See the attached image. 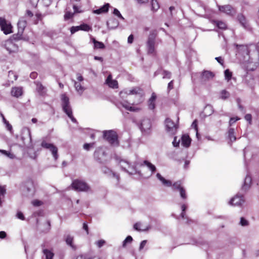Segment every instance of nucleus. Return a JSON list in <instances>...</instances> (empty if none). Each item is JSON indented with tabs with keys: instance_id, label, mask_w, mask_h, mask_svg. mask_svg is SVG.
Segmentation results:
<instances>
[{
	"instance_id": "423d86ee",
	"label": "nucleus",
	"mask_w": 259,
	"mask_h": 259,
	"mask_svg": "<svg viewBox=\"0 0 259 259\" xmlns=\"http://www.w3.org/2000/svg\"><path fill=\"white\" fill-rule=\"evenodd\" d=\"M178 120L177 119V123H175L170 118H166L165 120V124L166 131L169 135H174L177 133L178 128Z\"/></svg>"
},
{
	"instance_id": "393cba45",
	"label": "nucleus",
	"mask_w": 259,
	"mask_h": 259,
	"mask_svg": "<svg viewBox=\"0 0 259 259\" xmlns=\"http://www.w3.org/2000/svg\"><path fill=\"white\" fill-rule=\"evenodd\" d=\"M182 145L188 148L190 146L191 140L188 135H183L181 138Z\"/></svg>"
},
{
	"instance_id": "49530a36",
	"label": "nucleus",
	"mask_w": 259,
	"mask_h": 259,
	"mask_svg": "<svg viewBox=\"0 0 259 259\" xmlns=\"http://www.w3.org/2000/svg\"><path fill=\"white\" fill-rule=\"evenodd\" d=\"M28 153L29 154L30 158L33 159H35V158H36V157L37 156L36 153L35 152L33 151L32 150H29L28 151Z\"/></svg>"
},
{
	"instance_id": "f03ea898",
	"label": "nucleus",
	"mask_w": 259,
	"mask_h": 259,
	"mask_svg": "<svg viewBox=\"0 0 259 259\" xmlns=\"http://www.w3.org/2000/svg\"><path fill=\"white\" fill-rule=\"evenodd\" d=\"M116 162L121 167L122 170L128 173L130 175L138 174L141 175L140 171H138L135 165L132 164L128 161L121 159L120 157H116Z\"/></svg>"
},
{
	"instance_id": "c03bdc74",
	"label": "nucleus",
	"mask_w": 259,
	"mask_h": 259,
	"mask_svg": "<svg viewBox=\"0 0 259 259\" xmlns=\"http://www.w3.org/2000/svg\"><path fill=\"white\" fill-rule=\"evenodd\" d=\"M132 241L133 238L131 236H128L123 241L122 246L125 247L127 244L132 243Z\"/></svg>"
},
{
	"instance_id": "79ce46f5",
	"label": "nucleus",
	"mask_w": 259,
	"mask_h": 259,
	"mask_svg": "<svg viewBox=\"0 0 259 259\" xmlns=\"http://www.w3.org/2000/svg\"><path fill=\"white\" fill-rule=\"evenodd\" d=\"M225 79L228 81L231 80L232 76V73L229 69H226L224 72Z\"/></svg>"
},
{
	"instance_id": "f3484780",
	"label": "nucleus",
	"mask_w": 259,
	"mask_h": 259,
	"mask_svg": "<svg viewBox=\"0 0 259 259\" xmlns=\"http://www.w3.org/2000/svg\"><path fill=\"white\" fill-rule=\"evenodd\" d=\"M109 7L110 4L109 3H106L99 9L93 10V13L98 15L102 13H106L108 12Z\"/></svg>"
},
{
	"instance_id": "4c0bfd02",
	"label": "nucleus",
	"mask_w": 259,
	"mask_h": 259,
	"mask_svg": "<svg viewBox=\"0 0 259 259\" xmlns=\"http://www.w3.org/2000/svg\"><path fill=\"white\" fill-rule=\"evenodd\" d=\"M118 25V21L115 19H111L108 22H107V25L109 27H111V28H114L116 27Z\"/></svg>"
},
{
	"instance_id": "f704fd0d",
	"label": "nucleus",
	"mask_w": 259,
	"mask_h": 259,
	"mask_svg": "<svg viewBox=\"0 0 259 259\" xmlns=\"http://www.w3.org/2000/svg\"><path fill=\"white\" fill-rule=\"evenodd\" d=\"M228 138L231 142H234L236 140V138L235 136L234 129L230 128L228 130Z\"/></svg>"
},
{
	"instance_id": "bf43d9fd",
	"label": "nucleus",
	"mask_w": 259,
	"mask_h": 259,
	"mask_svg": "<svg viewBox=\"0 0 259 259\" xmlns=\"http://www.w3.org/2000/svg\"><path fill=\"white\" fill-rule=\"evenodd\" d=\"M240 119V118L239 117H231L230 119L229 124L230 126H231L233 124H234L235 122H236L237 121L239 120Z\"/></svg>"
},
{
	"instance_id": "4d7b16f0",
	"label": "nucleus",
	"mask_w": 259,
	"mask_h": 259,
	"mask_svg": "<svg viewBox=\"0 0 259 259\" xmlns=\"http://www.w3.org/2000/svg\"><path fill=\"white\" fill-rule=\"evenodd\" d=\"M240 224L242 226H246L248 225V221L242 217L240 219Z\"/></svg>"
},
{
	"instance_id": "3c124183",
	"label": "nucleus",
	"mask_w": 259,
	"mask_h": 259,
	"mask_svg": "<svg viewBox=\"0 0 259 259\" xmlns=\"http://www.w3.org/2000/svg\"><path fill=\"white\" fill-rule=\"evenodd\" d=\"M31 203L34 206H39L43 204L41 201L37 199L32 201Z\"/></svg>"
},
{
	"instance_id": "473e14b6",
	"label": "nucleus",
	"mask_w": 259,
	"mask_h": 259,
	"mask_svg": "<svg viewBox=\"0 0 259 259\" xmlns=\"http://www.w3.org/2000/svg\"><path fill=\"white\" fill-rule=\"evenodd\" d=\"M45 259H53L54 254L50 250L44 249L42 251Z\"/></svg>"
},
{
	"instance_id": "ea45409f",
	"label": "nucleus",
	"mask_w": 259,
	"mask_h": 259,
	"mask_svg": "<svg viewBox=\"0 0 259 259\" xmlns=\"http://www.w3.org/2000/svg\"><path fill=\"white\" fill-rule=\"evenodd\" d=\"M237 18L241 25L243 27H245L246 25V22L245 17L242 14H239L238 15Z\"/></svg>"
},
{
	"instance_id": "a18cd8bd",
	"label": "nucleus",
	"mask_w": 259,
	"mask_h": 259,
	"mask_svg": "<svg viewBox=\"0 0 259 259\" xmlns=\"http://www.w3.org/2000/svg\"><path fill=\"white\" fill-rule=\"evenodd\" d=\"M182 188L183 187L181 186V184L180 182H177L172 185L173 190H178L180 191Z\"/></svg>"
},
{
	"instance_id": "bb28decb",
	"label": "nucleus",
	"mask_w": 259,
	"mask_h": 259,
	"mask_svg": "<svg viewBox=\"0 0 259 259\" xmlns=\"http://www.w3.org/2000/svg\"><path fill=\"white\" fill-rule=\"evenodd\" d=\"M156 96L155 93H152L151 97L148 100V107L150 109L153 110L155 107V101Z\"/></svg>"
},
{
	"instance_id": "1a4fd4ad",
	"label": "nucleus",
	"mask_w": 259,
	"mask_h": 259,
	"mask_svg": "<svg viewBox=\"0 0 259 259\" xmlns=\"http://www.w3.org/2000/svg\"><path fill=\"white\" fill-rule=\"evenodd\" d=\"M0 26L2 30L5 34H8L12 32V26L11 23L2 17H0Z\"/></svg>"
},
{
	"instance_id": "09e8293b",
	"label": "nucleus",
	"mask_w": 259,
	"mask_h": 259,
	"mask_svg": "<svg viewBox=\"0 0 259 259\" xmlns=\"http://www.w3.org/2000/svg\"><path fill=\"white\" fill-rule=\"evenodd\" d=\"M179 191L181 198L183 199H186L187 196L185 189L184 188H182Z\"/></svg>"
},
{
	"instance_id": "774afa93",
	"label": "nucleus",
	"mask_w": 259,
	"mask_h": 259,
	"mask_svg": "<svg viewBox=\"0 0 259 259\" xmlns=\"http://www.w3.org/2000/svg\"><path fill=\"white\" fill-rule=\"evenodd\" d=\"M179 143H180V140H179L178 141H177V137H175L174 138V141L172 142V144H173V146L175 147H179Z\"/></svg>"
},
{
	"instance_id": "72a5a7b5",
	"label": "nucleus",
	"mask_w": 259,
	"mask_h": 259,
	"mask_svg": "<svg viewBox=\"0 0 259 259\" xmlns=\"http://www.w3.org/2000/svg\"><path fill=\"white\" fill-rule=\"evenodd\" d=\"M116 106L118 108H120L123 107L126 110H128L130 107L131 106L130 103L127 101L119 102L116 103Z\"/></svg>"
},
{
	"instance_id": "0eeeda50",
	"label": "nucleus",
	"mask_w": 259,
	"mask_h": 259,
	"mask_svg": "<svg viewBox=\"0 0 259 259\" xmlns=\"http://www.w3.org/2000/svg\"><path fill=\"white\" fill-rule=\"evenodd\" d=\"M41 146L46 149L50 150L55 160L58 159L59 157L58 154V149L53 144L47 143L46 141L43 140L41 143Z\"/></svg>"
},
{
	"instance_id": "20e7f679",
	"label": "nucleus",
	"mask_w": 259,
	"mask_h": 259,
	"mask_svg": "<svg viewBox=\"0 0 259 259\" xmlns=\"http://www.w3.org/2000/svg\"><path fill=\"white\" fill-rule=\"evenodd\" d=\"M103 136L112 145L117 146L118 145L117 135L114 131L110 130L104 131Z\"/></svg>"
},
{
	"instance_id": "8fccbe9b",
	"label": "nucleus",
	"mask_w": 259,
	"mask_h": 259,
	"mask_svg": "<svg viewBox=\"0 0 259 259\" xmlns=\"http://www.w3.org/2000/svg\"><path fill=\"white\" fill-rule=\"evenodd\" d=\"M6 193V189L4 187L0 186V206H2L1 196H4Z\"/></svg>"
},
{
	"instance_id": "13d9d810",
	"label": "nucleus",
	"mask_w": 259,
	"mask_h": 259,
	"mask_svg": "<svg viewBox=\"0 0 259 259\" xmlns=\"http://www.w3.org/2000/svg\"><path fill=\"white\" fill-rule=\"evenodd\" d=\"M245 120L247 121L249 124H251L252 123V116L250 114H247L245 115L244 117Z\"/></svg>"
},
{
	"instance_id": "dca6fc26",
	"label": "nucleus",
	"mask_w": 259,
	"mask_h": 259,
	"mask_svg": "<svg viewBox=\"0 0 259 259\" xmlns=\"http://www.w3.org/2000/svg\"><path fill=\"white\" fill-rule=\"evenodd\" d=\"M27 25V22L26 20L23 18H22L20 19L18 22V35H20V36L22 35V33L23 32V31L26 27Z\"/></svg>"
},
{
	"instance_id": "37998d69",
	"label": "nucleus",
	"mask_w": 259,
	"mask_h": 259,
	"mask_svg": "<svg viewBox=\"0 0 259 259\" xmlns=\"http://www.w3.org/2000/svg\"><path fill=\"white\" fill-rule=\"evenodd\" d=\"M8 77L11 81L13 82L17 79V76L12 71H10L8 73Z\"/></svg>"
},
{
	"instance_id": "338daca9",
	"label": "nucleus",
	"mask_w": 259,
	"mask_h": 259,
	"mask_svg": "<svg viewBox=\"0 0 259 259\" xmlns=\"http://www.w3.org/2000/svg\"><path fill=\"white\" fill-rule=\"evenodd\" d=\"M205 111L209 110L210 111L209 115L213 112V107L211 105H207L205 108Z\"/></svg>"
},
{
	"instance_id": "680f3d73",
	"label": "nucleus",
	"mask_w": 259,
	"mask_h": 259,
	"mask_svg": "<svg viewBox=\"0 0 259 259\" xmlns=\"http://www.w3.org/2000/svg\"><path fill=\"white\" fill-rule=\"evenodd\" d=\"M73 9L74 10V13L82 12V11L80 10V8L75 5H73Z\"/></svg>"
},
{
	"instance_id": "69168bd1",
	"label": "nucleus",
	"mask_w": 259,
	"mask_h": 259,
	"mask_svg": "<svg viewBox=\"0 0 259 259\" xmlns=\"http://www.w3.org/2000/svg\"><path fill=\"white\" fill-rule=\"evenodd\" d=\"M174 88V80H171L168 83L167 85V90L168 92H169L171 90Z\"/></svg>"
},
{
	"instance_id": "9b49d317",
	"label": "nucleus",
	"mask_w": 259,
	"mask_h": 259,
	"mask_svg": "<svg viewBox=\"0 0 259 259\" xmlns=\"http://www.w3.org/2000/svg\"><path fill=\"white\" fill-rule=\"evenodd\" d=\"M219 11L223 13L228 15L233 16L236 13V10L230 5H226L224 6H218Z\"/></svg>"
},
{
	"instance_id": "f257e3e1",
	"label": "nucleus",
	"mask_w": 259,
	"mask_h": 259,
	"mask_svg": "<svg viewBox=\"0 0 259 259\" xmlns=\"http://www.w3.org/2000/svg\"><path fill=\"white\" fill-rule=\"evenodd\" d=\"M237 49L238 54L242 55L244 57V62L248 64L247 68L248 70H254L257 67L258 63V51H259V42L256 46L254 45H234Z\"/></svg>"
},
{
	"instance_id": "c85d7f7f",
	"label": "nucleus",
	"mask_w": 259,
	"mask_h": 259,
	"mask_svg": "<svg viewBox=\"0 0 259 259\" xmlns=\"http://www.w3.org/2000/svg\"><path fill=\"white\" fill-rule=\"evenodd\" d=\"M91 39L94 44V49H103L105 48L104 44L102 42L96 40V39L93 37H91Z\"/></svg>"
},
{
	"instance_id": "4be33fe9",
	"label": "nucleus",
	"mask_w": 259,
	"mask_h": 259,
	"mask_svg": "<svg viewBox=\"0 0 259 259\" xmlns=\"http://www.w3.org/2000/svg\"><path fill=\"white\" fill-rule=\"evenodd\" d=\"M146 165L150 170L151 173L149 176H151L156 171V168L154 165L147 160H144L143 163L141 164V166Z\"/></svg>"
},
{
	"instance_id": "aec40b11",
	"label": "nucleus",
	"mask_w": 259,
	"mask_h": 259,
	"mask_svg": "<svg viewBox=\"0 0 259 259\" xmlns=\"http://www.w3.org/2000/svg\"><path fill=\"white\" fill-rule=\"evenodd\" d=\"M105 155V152L101 147L98 148L94 152L95 158L99 161H100L102 157Z\"/></svg>"
},
{
	"instance_id": "864d4df0",
	"label": "nucleus",
	"mask_w": 259,
	"mask_h": 259,
	"mask_svg": "<svg viewBox=\"0 0 259 259\" xmlns=\"http://www.w3.org/2000/svg\"><path fill=\"white\" fill-rule=\"evenodd\" d=\"M73 16V13L70 12H66L64 15V19L65 20H68L71 18Z\"/></svg>"
},
{
	"instance_id": "603ef678",
	"label": "nucleus",
	"mask_w": 259,
	"mask_h": 259,
	"mask_svg": "<svg viewBox=\"0 0 259 259\" xmlns=\"http://www.w3.org/2000/svg\"><path fill=\"white\" fill-rule=\"evenodd\" d=\"M3 122L6 124L7 129L9 131H11L12 130V125L9 123V122L6 119L5 117H3Z\"/></svg>"
},
{
	"instance_id": "c9c22d12",
	"label": "nucleus",
	"mask_w": 259,
	"mask_h": 259,
	"mask_svg": "<svg viewBox=\"0 0 259 259\" xmlns=\"http://www.w3.org/2000/svg\"><path fill=\"white\" fill-rule=\"evenodd\" d=\"M213 23L215 24L217 27L221 29H226L227 25L224 22L222 21H213Z\"/></svg>"
},
{
	"instance_id": "0e129e2a",
	"label": "nucleus",
	"mask_w": 259,
	"mask_h": 259,
	"mask_svg": "<svg viewBox=\"0 0 259 259\" xmlns=\"http://www.w3.org/2000/svg\"><path fill=\"white\" fill-rule=\"evenodd\" d=\"M187 208V206L185 204H183L181 206V208H182V212L181 214V216L182 218H184V216H185V212L184 211H185L186 209Z\"/></svg>"
},
{
	"instance_id": "4468645a",
	"label": "nucleus",
	"mask_w": 259,
	"mask_h": 259,
	"mask_svg": "<svg viewBox=\"0 0 259 259\" xmlns=\"http://www.w3.org/2000/svg\"><path fill=\"white\" fill-rule=\"evenodd\" d=\"M4 45L10 53L15 52L17 49L16 46L10 39L6 40Z\"/></svg>"
},
{
	"instance_id": "6ab92c4d",
	"label": "nucleus",
	"mask_w": 259,
	"mask_h": 259,
	"mask_svg": "<svg viewBox=\"0 0 259 259\" xmlns=\"http://www.w3.org/2000/svg\"><path fill=\"white\" fill-rule=\"evenodd\" d=\"M36 85V90L39 95L44 96L46 94L47 89L39 82H34Z\"/></svg>"
},
{
	"instance_id": "cd10ccee",
	"label": "nucleus",
	"mask_w": 259,
	"mask_h": 259,
	"mask_svg": "<svg viewBox=\"0 0 259 259\" xmlns=\"http://www.w3.org/2000/svg\"><path fill=\"white\" fill-rule=\"evenodd\" d=\"M251 182L252 179L251 177L247 175L244 179V184L242 186V189L244 190H247L251 185Z\"/></svg>"
},
{
	"instance_id": "39448f33",
	"label": "nucleus",
	"mask_w": 259,
	"mask_h": 259,
	"mask_svg": "<svg viewBox=\"0 0 259 259\" xmlns=\"http://www.w3.org/2000/svg\"><path fill=\"white\" fill-rule=\"evenodd\" d=\"M71 186L72 188L77 191L87 192L90 189L89 186L85 182L79 180H74Z\"/></svg>"
},
{
	"instance_id": "c756f323",
	"label": "nucleus",
	"mask_w": 259,
	"mask_h": 259,
	"mask_svg": "<svg viewBox=\"0 0 259 259\" xmlns=\"http://www.w3.org/2000/svg\"><path fill=\"white\" fill-rule=\"evenodd\" d=\"M72 81L74 82V85L76 91L80 95H81L84 91L85 88L83 87L80 83L77 82L74 80H73Z\"/></svg>"
},
{
	"instance_id": "f8f14e48",
	"label": "nucleus",
	"mask_w": 259,
	"mask_h": 259,
	"mask_svg": "<svg viewBox=\"0 0 259 259\" xmlns=\"http://www.w3.org/2000/svg\"><path fill=\"white\" fill-rule=\"evenodd\" d=\"M244 201L245 200L242 195L237 194L230 200L229 203L233 206H241L244 203Z\"/></svg>"
},
{
	"instance_id": "052dcab7",
	"label": "nucleus",
	"mask_w": 259,
	"mask_h": 259,
	"mask_svg": "<svg viewBox=\"0 0 259 259\" xmlns=\"http://www.w3.org/2000/svg\"><path fill=\"white\" fill-rule=\"evenodd\" d=\"M17 218L21 220H24L25 217L21 211H18L16 214Z\"/></svg>"
},
{
	"instance_id": "a878e982",
	"label": "nucleus",
	"mask_w": 259,
	"mask_h": 259,
	"mask_svg": "<svg viewBox=\"0 0 259 259\" xmlns=\"http://www.w3.org/2000/svg\"><path fill=\"white\" fill-rule=\"evenodd\" d=\"M134 228L136 230L140 231H145L148 230L150 228V225L144 226L141 223H137L134 226Z\"/></svg>"
},
{
	"instance_id": "e2e57ef3",
	"label": "nucleus",
	"mask_w": 259,
	"mask_h": 259,
	"mask_svg": "<svg viewBox=\"0 0 259 259\" xmlns=\"http://www.w3.org/2000/svg\"><path fill=\"white\" fill-rule=\"evenodd\" d=\"M141 110V108L137 107L130 106L128 111L137 112Z\"/></svg>"
},
{
	"instance_id": "58836bf2",
	"label": "nucleus",
	"mask_w": 259,
	"mask_h": 259,
	"mask_svg": "<svg viewBox=\"0 0 259 259\" xmlns=\"http://www.w3.org/2000/svg\"><path fill=\"white\" fill-rule=\"evenodd\" d=\"M0 153H2V154H4L5 155V156H6L7 157H9V158L10 159H14L16 156L14 154H13V153H11L9 151H7L6 150H0Z\"/></svg>"
},
{
	"instance_id": "ddd939ff",
	"label": "nucleus",
	"mask_w": 259,
	"mask_h": 259,
	"mask_svg": "<svg viewBox=\"0 0 259 259\" xmlns=\"http://www.w3.org/2000/svg\"><path fill=\"white\" fill-rule=\"evenodd\" d=\"M151 123L150 119H144L140 124V129L143 133H148L150 130Z\"/></svg>"
},
{
	"instance_id": "de8ad7c7",
	"label": "nucleus",
	"mask_w": 259,
	"mask_h": 259,
	"mask_svg": "<svg viewBox=\"0 0 259 259\" xmlns=\"http://www.w3.org/2000/svg\"><path fill=\"white\" fill-rule=\"evenodd\" d=\"M113 13L114 15L118 17L119 18L123 20H124V18L122 17L120 12L116 8L114 9Z\"/></svg>"
},
{
	"instance_id": "a19ab883",
	"label": "nucleus",
	"mask_w": 259,
	"mask_h": 259,
	"mask_svg": "<svg viewBox=\"0 0 259 259\" xmlns=\"http://www.w3.org/2000/svg\"><path fill=\"white\" fill-rule=\"evenodd\" d=\"M159 8V5L156 0L151 1V9L153 11H157Z\"/></svg>"
},
{
	"instance_id": "2eb2a0df",
	"label": "nucleus",
	"mask_w": 259,
	"mask_h": 259,
	"mask_svg": "<svg viewBox=\"0 0 259 259\" xmlns=\"http://www.w3.org/2000/svg\"><path fill=\"white\" fill-rule=\"evenodd\" d=\"M106 83L109 87L113 89H117L118 87V82L117 80L112 79V75L109 74L105 81Z\"/></svg>"
},
{
	"instance_id": "5fc2aeb1",
	"label": "nucleus",
	"mask_w": 259,
	"mask_h": 259,
	"mask_svg": "<svg viewBox=\"0 0 259 259\" xmlns=\"http://www.w3.org/2000/svg\"><path fill=\"white\" fill-rule=\"evenodd\" d=\"M95 244L99 248H101L105 244V241L102 239L97 241Z\"/></svg>"
},
{
	"instance_id": "412c9836",
	"label": "nucleus",
	"mask_w": 259,
	"mask_h": 259,
	"mask_svg": "<svg viewBox=\"0 0 259 259\" xmlns=\"http://www.w3.org/2000/svg\"><path fill=\"white\" fill-rule=\"evenodd\" d=\"M23 94V89L22 87H13L11 90V95L12 96L18 98Z\"/></svg>"
},
{
	"instance_id": "6e6552de",
	"label": "nucleus",
	"mask_w": 259,
	"mask_h": 259,
	"mask_svg": "<svg viewBox=\"0 0 259 259\" xmlns=\"http://www.w3.org/2000/svg\"><path fill=\"white\" fill-rule=\"evenodd\" d=\"M155 36L154 34H150L147 41V52L149 54L155 55Z\"/></svg>"
},
{
	"instance_id": "e433bc0d",
	"label": "nucleus",
	"mask_w": 259,
	"mask_h": 259,
	"mask_svg": "<svg viewBox=\"0 0 259 259\" xmlns=\"http://www.w3.org/2000/svg\"><path fill=\"white\" fill-rule=\"evenodd\" d=\"M230 97V93L225 90H222L220 92V99L226 100Z\"/></svg>"
},
{
	"instance_id": "7c9ffc66",
	"label": "nucleus",
	"mask_w": 259,
	"mask_h": 259,
	"mask_svg": "<svg viewBox=\"0 0 259 259\" xmlns=\"http://www.w3.org/2000/svg\"><path fill=\"white\" fill-rule=\"evenodd\" d=\"M156 177L157 179L162 182L163 185L167 187H170L171 186V182L169 180H165L163 177L161 176L160 174L157 173Z\"/></svg>"
},
{
	"instance_id": "9d476101",
	"label": "nucleus",
	"mask_w": 259,
	"mask_h": 259,
	"mask_svg": "<svg viewBox=\"0 0 259 259\" xmlns=\"http://www.w3.org/2000/svg\"><path fill=\"white\" fill-rule=\"evenodd\" d=\"M70 30L71 33L73 34L79 30H82L87 32L92 31V26L86 23H82L79 26H72L70 28Z\"/></svg>"
},
{
	"instance_id": "b1692460",
	"label": "nucleus",
	"mask_w": 259,
	"mask_h": 259,
	"mask_svg": "<svg viewBox=\"0 0 259 259\" xmlns=\"http://www.w3.org/2000/svg\"><path fill=\"white\" fill-rule=\"evenodd\" d=\"M214 77V74L209 71H204L202 73L201 80L202 81H206L212 79Z\"/></svg>"
},
{
	"instance_id": "5701e85b",
	"label": "nucleus",
	"mask_w": 259,
	"mask_h": 259,
	"mask_svg": "<svg viewBox=\"0 0 259 259\" xmlns=\"http://www.w3.org/2000/svg\"><path fill=\"white\" fill-rule=\"evenodd\" d=\"M140 91V89L139 88H135L128 91H121L119 93V95L121 97L123 98L124 97L123 94H126L128 95L137 94L139 93Z\"/></svg>"
},
{
	"instance_id": "6e6d98bb",
	"label": "nucleus",
	"mask_w": 259,
	"mask_h": 259,
	"mask_svg": "<svg viewBox=\"0 0 259 259\" xmlns=\"http://www.w3.org/2000/svg\"><path fill=\"white\" fill-rule=\"evenodd\" d=\"M163 78H170L171 77V73L168 71L164 70L163 71Z\"/></svg>"
},
{
	"instance_id": "2f4dec72",
	"label": "nucleus",
	"mask_w": 259,
	"mask_h": 259,
	"mask_svg": "<svg viewBox=\"0 0 259 259\" xmlns=\"http://www.w3.org/2000/svg\"><path fill=\"white\" fill-rule=\"evenodd\" d=\"M66 243L67 245L70 246L73 249H76V246L73 244V237L69 235H67L66 237Z\"/></svg>"
},
{
	"instance_id": "a211bd4d",
	"label": "nucleus",
	"mask_w": 259,
	"mask_h": 259,
	"mask_svg": "<svg viewBox=\"0 0 259 259\" xmlns=\"http://www.w3.org/2000/svg\"><path fill=\"white\" fill-rule=\"evenodd\" d=\"M102 171H103V173L107 175L109 177L115 178L117 179V181H119V176L118 175L116 174L113 171H112L109 168L106 166H103L102 168Z\"/></svg>"
},
{
	"instance_id": "7ed1b4c3",
	"label": "nucleus",
	"mask_w": 259,
	"mask_h": 259,
	"mask_svg": "<svg viewBox=\"0 0 259 259\" xmlns=\"http://www.w3.org/2000/svg\"><path fill=\"white\" fill-rule=\"evenodd\" d=\"M61 101L63 111L67 115L73 122L76 123L77 121L72 115V110L70 105L69 98L67 97L66 95L63 94L61 96Z\"/></svg>"
}]
</instances>
